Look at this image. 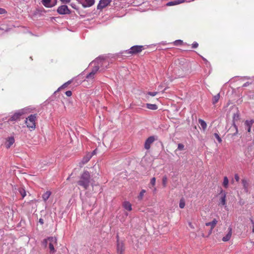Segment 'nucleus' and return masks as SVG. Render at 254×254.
Instances as JSON below:
<instances>
[{
	"label": "nucleus",
	"instance_id": "864d4df0",
	"mask_svg": "<svg viewBox=\"0 0 254 254\" xmlns=\"http://www.w3.org/2000/svg\"><path fill=\"white\" fill-rule=\"evenodd\" d=\"M246 85H247V84H245L244 85V86H246Z\"/></svg>",
	"mask_w": 254,
	"mask_h": 254
},
{
	"label": "nucleus",
	"instance_id": "79ce46f5",
	"mask_svg": "<svg viewBox=\"0 0 254 254\" xmlns=\"http://www.w3.org/2000/svg\"><path fill=\"white\" fill-rule=\"evenodd\" d=\"M63 3H68L70 2V0H60Z\"/></svg>",
	"mask_w": 254,
	"mask_h": 254
},
{
	"label": "nucleus",
	"instance_id": "a18cd8bd",
	"mask_svg": "<svg viewBox=\"0 0 254 254\" xmlns=\"http://www.w3.org/2000/svg\"><path fill=\"white\" fill-rule=\"evenodd\" d=\"M251 221L253 225L252 231L254 233V222L252 219H251Z\"/></svg>",
	"mask_w": 254,
	"mask_h": 254
},
{
	"label": "nucleus",
	"instance_id": "ea45409f",
	"mask_svg": "<svg viewBox=\"0 0 254 254\" xmlns=\"http://www.w3.org/2000/svg\"><path fill=\"white\" fill-rule=\"evenodd\" d=\"M70 5H71V7L72 8H73L74 9L78 10L77 6V5L75 3H71Z\"/></svg>",
	"mask_w": 254,
	"mask_h": 254
},
{
	"label": "nucleus",
	"instance_id": "f3484780",
	"mask_svg": "<svg viewBox=\"0 0 254 254\" xmlns=\"http://www.w3.org/2000/svg\"><path fill=\"white\" fill-rule=\"evenodd\" d=\"M14 138L13 137H9L7 140V141L5 143V146L7 148H9L12 144H13L14 142Z\"/></svg>",
	"mask_w": 254,
	"mask_h": 254
},
{
	"label": "nucleus",
	"instance_id": "f704fd0d",
	"mask_svg": "<svg viewBox=\"0 0 254 254\" xmlns=\"http://www.w3.org/2000/svg\"><path fill=\"white\" fill-rule=\"evenodd\" d=\"M214 135L216 138V139H217L219 143H221L222 142V140L221 138V137L219 136V135L218 133H214Z\"/></svg>",
	"mask_w": 254,
	"mask_h": 254
},
{
	"label": "nucleus",
	"instance_id": "cd10ccee",
	"mask_svg": "<svg viewBox=\"0 0 254 254\" xmlns=\"http://www.w3.org/2000/svg\"><path fill=\"white\" fill-rule=\"evenodd\" d=\"M229 180L227 177H225L224 178V180L223 182V185L225 188H227L228 186Z\"/></svg>",
	"mask_w": 254,
	"mask_h": 254
},
{
	"label": "nucleus",
	"instance_id": "9d476101",
	"mask_svg": "<svg viewBox=\"0 0 254 254\" xmlns=\"http://www.w3.org/2000/svg\"><path fill=\"white\" fill-rule=\"evenodd\" d=\"M43 4L47 7H52L56 4V0H42Z\"/></svg>",
	"mask_w": 254,
	"mask_h": 254
},
{
	"label": "nucleus",
	"instance_id": "bb28decb",
	"mask_svg": "<svg viewBox=\"0 0 254 254\" xmlns=\"http://www.w3.org/2000/svg\"><path fill=\"white\" fill-rule=\"evenodd\" d=\"M168 178L165 175L162 178V185L164 188H166L167 184Z\"/></svg>",
	"mask_w": 254,
	"mask_h": 254
},
{
	"label": "nucleus",
	"instance_id": "a878e982",
	"mask_svg": "<svg viewBox=\"0 0 254 254\" xmlns=\"http://www.w3.org/2000/svg\"><path fill=\"white\" fill-rule=\"evenodd\" d=\"M146 192V190H142L139 193L137 198L139 200H141L144 196V193Z\"/></svg>",
	"mask_w": 254,
	"mask_h": 254
},
{
	"label": "nucleus",
	"instance_id": "6ab92c4d",
	"mask_svg": "<svg viewBox=\"0 0 254 254\" xmlns=\"http://www.w3.org/2000/svg\"><path fill=\"white\" fill-rule=\"evenodd\" d=\"M92 156V155L91 154V153H87L82 158V163L85 164V163H87L90 160V159L91 158Z\"/></svg>",
	"mask_w": 254,
	"mask_h": 254
},
{
	"label": "nucleus",
	"instance_id": "39448f33",
	"mask_svg": "<svg viewBox=\"0 0 254 254\" xmlns=\"http://www.w3.org/2000/svg\"><path fill=\"white\" fill-rule=\"evenodd\" d=\"M107 62L104 60L97 59L92 63V64H94V66L91 72H93L94 74H96L100 67L103 64H107Z\"/></svg>",
	"mask_w": 254,
	"mask_h": 254
},
{
	"label": "nucleus",
	"instance_id": "de8ad7c7",
	"mask_svg": "<svg viewBox=\"0 0 254 254\" xmlns=\"http://www.w3.org/2000/svg\"><path fill=\"white\" fill-rule=\"evenodd\" d=\"M70 82H71L70 81L67 82L66 83H65L64 85H63V86L66 85V84H68L70 83Z\"/></svg>",
	"mask_w": 254,
	"mask_h": 254
},
{
	"label": "nucleus",
	"instance_id": "09e8293b",
	"mask_svg": "<svg viewBox=\"0 0 254 254\" xmlns=\"http://www.w3.org/2000/svg\"><path fill=\"white\" fill-rule=\"evenodd\" d=\"M39 222L41 223V224H43V220L42 219H40L39 220Z\"/></svg>",
	"mask_w": 254,
	"mask_h": 254
},
{
	"label": "nucleus",
	"instance_id": "dca6fc26",
	"mask_svg": "<svg viewBox=\"0 0 254 254\" xmlns=\"http://www.w3.org/2000/svg\"><path fill=\"white\" fill-rule=\"evenodd\" d=\"M184 2V0H176L174 1H171L170 2H168L166 5L167 6H172L175 5L179 4L180 3H182Z\"/></svg>",
	"mask_w": 254,
	"mask_h": 254
},
{
	"label": "nucleus",
	"instance_id": "c03bdc74",
	"mask_svg": "<svg viewBox=\"0 0 254 254\" xmlns=\"http://www.w3.org/2000/svg\"><path fill=\"white\" fill-rule=\"evenodd\" d=\"M189 226L191 228V229H194V226L193 225V224H192L191 222H189Z\"/></svg>",
	"mask_w": 254,
	"mask_h": 254
},
{
	"label": "nucleus",
	"instance_id": "5701e85b",
	"mask_svg": "<svg viewBox=\"0 0 254 254\" xmlns=\"http://www.w3.org/2000/svg\"><path fill=\"white\" fill-rule=\"evenodd\" d=\"M146 107L148 109L152 110H155L157 109L158 107L156 104H146Z\"/></svg>",
	"mask_w": 254,
	"mask_h": 254
},
{
	"label": "nucleus",
	"instance_id": "aec40b11",
	"mask_svg": "<svg viewBox=\"0 0 254 254\" xmlns=\"http://www.w3.org/2000/svg\"><path fill=\"white\" fill-rule=\"evenodd\" d=\"M198 123L200 124V127L202 128V129L204 131L207 128V124H206V122L204 120L199 119L198 120Z\"/></svg>",
	"mask_w": 254,
	"mask_h": 254
},
{
	"label": "nucleus",
	"instance_id": "412c9836",
	"mask_svg": "<svg viewBox=\"0 0 254 254\" xmlns=\"http://www.w3.org/2000/svg\"><path fill=\"white\" fill-rule=\"evenodd\" d=\"M124 207L128 211H131L132 210V206L131 203L128 201H125L123 203Z\"/></svg>",
	"mask_w": 254,
	"mask_h": 254
},
{
	"label": "nucleus",
	"instance_id": "7ed1b4c3",
	"mask_svg": "<svg viewBox=\"0 0 254 254\" xmlns=\"http://www.w3.org/2000/svg\"><path fill=\"white\" fill-rule=\"evenodd\" d=\"M57 240L55 237H49L47 239H45L43 241V244L47 246V244L48 242H49V249L50 250V253L51 254H54L56 252V250L54 248V244H56L57 243Z\"/></svg>",
	"mask_w": 254,
	"mask_h": 254
},
{
	"label": "nucleus",
	"instance_id": "7c9ffc66",
	"mask_svg": "<svg viewBox=\"0 0 254 254\" xmlns=\"http://www.w3.org/2000/svg\"><path fill=\"white\" fill-rule=\"evenodd\" d=\"M185 206V201L183 198L181 199L179 203V207L181 208H184Z\"/></svg>",
	"mask_w": 254,
	"mask_h": 254
},
{
	"label": "nucleus",
	"instance_id": "423d86ee",
	"mask_svg": "<svg viewBox=\"0 0 254 254\" xmlns=\"http://www.w3.org/2000/svg\"><path fill=\"white\" fill-rule=\"evenodd\" d=\"M143 49V47L142 46H134L129 49L128 54H136L140 53Z\"/></svg>",
	"mask_w": 254,
	"mask_h": 254
},
{
	"label": "nucleus",
	"instance_id": "a211bd4d",
	"mask_svg": "<svg viewBox=\"0 0 254 254\" xmlns=\"http://www.w3.org/2000/svg\"><path fill=\"white\" fill-rule=\"evenodd\" d=\"M217 220L216 219H214L212 222H207L205 223V225L207 226L211 227V231L215 227L216 224L217 223Z\"/></svg>",
	"mask_w": 254,
	"mask_h": 254
},
{
	"label": "nucleus",
	"instance_id": "37998d69",
	"mask_svg": "<svg viewBox=\"0 0 254 254\" xmlns=\"http://www.w3.org/2000/svg\"><path fill=\"white\" fill-rule=\"evenodd\" d=\"M235 180H236V181L237 182H238L239 181V180H240V177H239V175H238L237 174H235Z\"/></svg>",
	"mask_w": 254,
	"mask_h": 254
},
{
	"label": "nucleus",
	"instance_id": "5fc2aeb1",
	"mask_svg": "<svg viewBox=\"0 0 254 254\" xmlns=\"http://www.w3.org/2000/svg\"><path fill=\"white\" fill-rule=\"evenodd\" d=\"M119 254H124V253H119Z\"/></svg>",
	"mask_w": 254,
	"mask_h": 254
},
{
	"label": "nucleus",
	"instance_id": "a19ab883",
	"mask_svg": "<svg viewBox=\"0 0 254 254\" xmlns=\"http://www.w3.org/2000/svg\"><path fill=\"white\" fill-rule=\"evenodd\" d=\"M65 95H66L67 96H68V97H70V96H71V95H72V92H71V91H69V90L67 91H66V92H65Z\"/></svg>",
	"mask_w": 254,
	"mask_h": 254
},
{
	"label": "nucleus",
	"instance_id": "f257e3e1",
	"mask_svg": "<svg viewBox=\"0 0 254 254\" xmlns=\"http://www.w3.org/2000/svg\"><path fill=\"white\" fill-rule=\"evenodd\" d=\"M91 183L90 175L88 171H84L80 176L79 180L77 182L78 185L87 190Z\"/></svg>",
	"mask_w": 254,
	"mask_h": 254
},
{
	"label": "nucleus",
	"instance_id": "f03ea898",
	"mask_svg": "<svg viewBox=\"0 0 254 254\" xmlns=\"http://www.w3.org/2000/svg\"><path fill=\"white\" fill-rule=\"evenodd\" d=\"M37 120V114L30 115L26 118L25 123L26 127L30 130H33L36 127V121Z\"/></svg>",
	"mask_w": 254,
	"mask_h": 254
},
{
	"label": "nucleus",
	"instance_id": "6e6552de",
	"mask_svg": "<svg viewBox=\"0 0 254 254\" xmlns=\"http://www.w3.org/2000/svg\"><path fill=\"white\" fill-rule=\"evenodd\" d=\"M57 11L60 14H68L70 13V10L66 5H62L59 6L57 9Z\"/></svg>",
	"mask_w": 254,
	"mask_h": 254
},
{
	"label": "nucleus",
	"instance_id": "ddd939ff",
	"mask_svg": "<svg viewBox=\"0 0 254 254\" xmlns=\"http://www.w3.org/2000/svg\"><path fill=\"white\" fill-rule=\"evenodd\" d=\"M228 233L227 234L222 238V241L227 242L230 240L232 234V229L231 227L228 228Z\"/></svg>",
	"mask_w": 254,
	"mask_h": 254
},
{
	"label": "nucleus",
	"instance_id": "4468645a",
	"mask_svg": "<svg viewBox=\"0 0 254 254\" xmlns=\"http://www.w3.org/2000/svg\"><path fill=\"white\" fill-rule=\"evenodd\" d=\"M125 251L124 245L123 243L118 242L117 244V252L118 253H124Z\"/></svg>",
	"mask_w": 254,
	"mask_h": 254
},
{
	"label": "nucleus",
	"instance_id": "473e14b6",
	"mask_svg": "<svg viewBox=\"0 0 254 254\" xmlns=\"http://www.w3.org/2000/svg\"><path fill=\"white\" fill-rule=\"evenodd\" d=\"M183 42L181 40H176L174 42V45L175 46L182 45H183Z\"/></svg>",
	"mask_w": 254,
	"mask_h": 254
},
{
	"label": "nucleus",
	"instance_id": "2eb2a0df",
	"mask_svg": "<svg viewBox=\"0 0 254 254\" xmlns=\"http://www.w3.org/2000/svg\"><path fill=\"white\" fill-rule=\"evenodd\" d=\"M254 123V122L253 120H251L250 121L247 120L245 122V125L247 128V130L248 132H250L251 131V127Z\"/></svg>",
	"mask_w": 254,
	"mask_h": 254
},
{
	"label": "nucleus",
	"instance_id": "4c0bfd02",
	"mask_svg": "<svg viewBox=\"0 0 254 254\" xmlns=\"http://www.w3.org/2000/svg\"><path fill=\"white\" fill-rule=\"evenodd\" d=\"M6 11L5 10V9L0 8V14H6Z\"/></svg>",
	"mask_w": 254,
	"mask_h": 254
},
{
	"label": "nucleus",
	"instance_id": "8fccbe9b",
	"mask_svg": "<svg viewBox=\"0 0 254 254\" xmlns=\"http://www.w3.org/2000/svg\"><path fill=\"white\" fill-rule=\"evenodd\" d=\"M95 151H96V150H94V151H93V152H92L91 154H92V155H94V154H95Z\"/></svg>",
	"mask_w": 254,
	"mask_h": 254
},
{
	"label": "nucleus",
	"instance_id": "c756f323",
	"mask_svg": "<svg viewBox=\"0 0 254 254\" xmlns=\"http://www.w3.org/2000/svg\"><path fill=\"white\" fill-rule=\"evenodd\" d=\"M242 183L244 188L245 190H247L248 188V184L247 183V180L245 179H243L242 180Z\"/></svg>",
	"mask_w": 254,
	"mask_h": 254
},
{
	"label": "nucleus",
	"instance_id": "72a5a7b5",
	"mask_svg": "<svg viewBox=\"0 0 254 254\" xmlns=\"http://www.w3.org/2000/svg\"><path fill=\"white\" fill-rule=\"evenodd\" d=\"M9 30V28H4L3 27L0 26V31H1V34H3L5 32H8Z\"/></svg>",
	"mask_w": 254,
	"mask_h": 254
},
{
	"label": "nucleus",
	"instance_id": "20e7f679",
	"mask_svg": "<svg viewBox=\"0 0 254 254\" xmlns=\"http://www.w3.org/2000/svg\"><path fill=\"white\" fill-rule=\"evenodd\" d=\"M187 70V67L184 66L182 67L179 65H176L173 69L174 74L178 76V77H184L186 75Z\"/></svg>",
	"mask_w": 254,
	"mask_h": 254
},
{
	"label": "nucleus",
	"instance_id": "c85d7f7f",
	"mask_svg": "<svg viewBox=\"0 0 254 254\" xmlns=\"http://www.w3.org/2000/svg\"><path fill=\"white\" fill-rule=\"evenodd\" d=\"M158 93V92H148L147 93L146 97L147 99H149L148 95L151 96H155Z\"/></svg>",
	"mask_w": 254,
	"mask_h": 254
},
{
	"label": "nucleus",
	"instance_id": "58836bf2",
	"mask_svg": "<svg viewBox=\"0 0 254 254\" xmlns=\"http://www.w3.org/2000/svg\"><path fill=\"white\" fill-rule=\"evenodd\" d=\"M198 46V44L197 42H193L192 44V48H196Z\"/></svg>",
	"mask_w": 254,
	"mask_h": 254
},
{
	"label": "nucleus",
	"instance_id": "9b49d317",
	"mask_svg": "<svg viewBox=\"0 0 254 254\" xmlns=\"http://www.w3.org/2000/svg\"><path fill=\"white\" fill-rule=\"evenodd\" d=\"M155 141V138L153 136H151L147 138L144 143V148L148 150L150 148L151 144Z\"/></svg>",
	"mask_w": 254,
	"mask_h": 254
},
{
	"label": "nucleus",
	"instance_id": "0eeeda50",
	"mask_svg": "<svg viewBox=\"0 0 254 254\" xmlns=\"http://www.w3.org/2000/svg\"><path fill=\"white\" fill-rule=\"evenodd\" d=\"M112 0H100L97 5V9L100 10L108 6L111 2Z\"/></svg>",
	"mask_w": 254,
	"mask_h": 254
},
{
	"label": "nucleus",
	"instance_id": "393cba45",
	"mask_svg": "<svg viewBox=\"0 0 254 254\" xmlns=\"http://www.w3.org/2000/svg\"><path fill=\"white\" fill-rule=\"evenodd\" d=\"M220 99V94L218 93L217 95H215L212 99V103L213 104H216L218 102V100Z\"/></svg>",
	"mask_w": 254,
	"mask_h": 254
},
{
	"label": "nucleus",
	"instance_id": "b1692460",
	"mask_svg": "<svg viewBox=\"0 0 254 254\" xmlns=\"http://www.w3.org/2000/svg\"><path fill=\"white\" fill-rule=\"evenodd\" d=\"M18 191L19 193L21 194V198H23L26 194L25 189H23V188H20L18 189Z\"/></svg>",
	"mask_w": 254,
	"mask_h": 254
},
{
	"label": "nucleus",
	"instance_id": "49530a36",
	"mask_svg": "<svg viewBox=\"0 0 254 254\" xmlns=\"http://www.w3.org/2000/svg\"><path fill=\"white\" fill-rule=\"evenodd\" d=\"M234 127H235V128H236V132L234 133V135H235V134H236L237 133V132H238V128H237V126H236V125H235V126H234Z\"/></svg>",
	"mask_w": 254,
	"mask_h": 254
},
{
	"label": "nucleus",
	"instance_id": "c9c22d12",
	"mask_svg": "<svg viewBox=\"0 0 254 254\" xmlns=\"http://www.w3.org/2000/svg\"><path fill=\"white\" fill-rule=\"evenodd\" d=\"M185 146L182 143H179L178 145V150H183L184 149Z\"/></svg>",
	"mask_w": 254,
	"mask_h": 254
},
{
	"label": "nucleus",
	"instance_id": "3c124183",
	"mask_svg": "<svg viewBox=\"0 0 254 254\" xmlns=\"http://www.w3.org/2000/svg\"><path fill=\"white\" fill-rule=\"evenodd\" d=\"M159 87V88H161L162 87V85H160V86H159V87Z\"/></svg>",
	"mask_w": 254,
	"mask_h": 254
},
{
	"label": "nucleus",
	"instance_id": "f8f14e48",
	"mask_svg": "<svg viewBox=\"0 0 254 254\" xmlns=\"http://www.w3.org/2000/svg\"><path fill=\"white\" fill-rule=\"evenodd\" d=\"M220 194H221V196L219 199L220 202L219 203V205L226 206V194L222 190H221V191L220 192Z\"/></svg>",
	"mask_w": 254,
	"mask_h": 254
},
{
	"label": "nucleus",
	"instance_id": "2f4dec72",
	"mask_svg": "<svg viewBox=\"0 0 254 254\" xmlns=\"http://www.w3.org/2000/svg\"><path fill=\"white\" fill-rule=\"evenodd\" d=\"M95 74H94L93 72H90L86 76V78L88 80L93 79L94 78V76Z\"/></svg>",
	"mask_w": 254,
	"mask_h": 254
},
{
	"label": "nucleus",
	"instance_id": "e433bc0d",
	"mask_svg": "<svg viewBox=\"0 0 254 254\" xmlns=\"http://www.w3.org/2000/svg\"><path fill=\"white\" fill-rule=\"evenodd\" d=\"M156 184V178L155 177L152 178L150 180V184L154 187Z\"/></svg>",
	"mask_w": 254,
	"mask_h": 254
},
{
	"label": "nucleus",
	"instance_id": "1a4fd4ad",
	"mask_svg": "<svg viewBox=\"0 0 254 254\" xmlns=\"http://www.w3.org/2000/svg\"><path fill=\"white\" fill-rule=\"evenodd\" d=\"M81 3L84 7H90L94 4V0H76Z\"/></svg>",
	"mask_w": 254,
	"mask_h": 254
},
{
	"label": "nucleus",
	"instance_id": "603ef678",
	"mask_svg": "<svg viewBox=\"0 0 254 254\" xmlns=\"http://www.w3.org/2000/svg\"><path fill=\"white\" fill-rule=\"evenodd\" d=\"M246 85H247V84H245L244 85V86H246Z\"/></svg>",
	"mask_w": 254,
	"mask_h": 254
},
{
	"label": "nucleus",
	"instance_id": "4be33fe9",
	"mask_svg": "<svg viewBox=\"0 0 254 254\" xmlns=\"http://www.w3.org/2000/svg\"><path fill=\"white\" fill-rule=\"evenodd\" d=\"M51 192L50 191H47L46 192H45L42 195V198H43V200L45 201L47 200L48 199V198H49L50 196L51 195Z\"/></svg>",
	"mask_w": 254,
	"mask_h": 254
}]
</instances>
